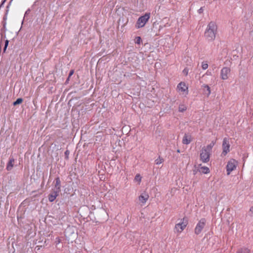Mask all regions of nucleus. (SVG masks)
Returning <instances> with one entry per match:
<instances>
[{"label": "nucleus", "mask_w": 253, "mask_h": 253, "mask_svg": "<svg viewBox=\"0 0 253 253\" xmlns=\"http://www.w3.org/2000/svg\"><path fill=\"white\" fill-rule=\"evenodd\" d=\"M217 33V26L215 22H210L204 33V37L208 42H212L215 39Z\"/></svg>", "instance_id": "1"}, {"label": "nucleus", "mask_w": 253, "mask_h": 253, "mask_svg": "<svg viewBox=\"0 0 253 253\" xmlns=\"http://www.w3.org/2000/svg\"><path fill=\"white\" fill-rule=\"evenodd\" d=\"M215 143V141H212L209 144L202 148L200 157V160L203 163H206L209 161L211 150Z\"/></svg>", "instance_id": "2"}, {"label": "nucleus", "mask_w": 253, "mask_h": 253, "mask_svg": "<svg viewBox=\"0 0 253 253\" xmlns=\"http://www.w3.org/2000/svg\"><path fill=\"white\" fill-rule=\"evenodd\" d=\"M188 224V221L186 218H183L179 222L175 224L174 227V232L177 234H180L186 228Z\"/></svg>", "instance_id": "3"}, {"label": "nucleus", "mask_w": 253, "mask_h": 253, "mask_svg": "<svg viewBox=\"0 0 253 253\" xmlns=\"http://www.w3.org/2000/svg\"><path fill=\"white\" fill-rule=\"evenodd\" d=\"M150 18V13H146L144 15L141 16L138 18L136 23L135 27L137 29H139L144 27L145 24L149 21Z\"/></svg>", "instance_id": "4"}, {"label": "nucleus", "mask_w": 253, "mask_h": 253, "mask_svg": "<svg viewBox=\"0 0 253 253\" xmlns=\"http://www.w3.org/2000/svg\"><path fill=\"white\" fill-rule=\"evenodd\" d=\"M238 164V162L234 159H231L228 161L226 166L227 174L228 175H230L231 172L236 169Z\"/></svg>", "instance_id": "5"}, {"label": "nucleus", "mask_w": 253, "mask_h": 253, "mask_svg": "<svg viewBox=\"0 0 253 253\" xmlns=\"http://www.w3.org/2000/svg\"><path fill=\"white\" fill-rule=\"evenodd\" d=\"M176 90L181 94L187 95L188 94V86L185 82H181L177 84Z\"/></svg>", "instance_id": "6"}, {"label": "nucleus", "mask_w": 253, "mask_h": 253, "mask_svg": "<svg viewBox=\"0 0 253 253\" xmlns=\"http://www.w3.org/2000/svg\"><path fill=\"white\" fill-rule=\"evenodd\" d=\"M206 220L205 218H202L200 220L198 223L197 224L194 232L196 235H199L206 225Z\"/></svg>", "instance_id": "7"}, {"label": "nucleus", "mask_w": 253, "mask_h": 253, "mask_svg": "<svg viewBox=\"0 0 253 253\" xmlns=\"http://www.w3.org/2000/svg\"><path fill=\"white\" fill-rule=\"evenodd\" d=\"M231 73V69L229 67H224L220 71V77L223 80H226L228 79Z\"/></svg>", "instance_id": "8"}, {"label": "nucleus", "mask_w": 253, "mask_h": 253, "mask_svg": "<svg viewBox=\"0 0 253 253\" xmlns=\"http://www.w3.org/2000/svg\"><path fill=\"white\" fill-rule=\"evenodd\" d=\"M222 147V155L225 156L230 151V144L227 138L223 139Z\"/></svg>", "instance_id": "9"}, {"label": "nucleus", "mask_w": 253, "mask_h": 253, "mask_svg": "<svg viewBox=\"0 0 253 253\" xmlns=\"http://www.w3.org/2000/svg\"><path fill=\"white\" fill-rule=\"evenodd\" d=\"M149 198V196L147 193L144 192L142 193L138 197V200L141 206H144L148 201Z\"/></svg>", "instance_id": "10"}, {"label": "nucleus", "mask_w": 253, "mask_h": 253, "mask_svg": "<svg viewBox=\"0 0 253 253\" xmlns=\"http://www.w3.org/2000/svg\"><path fill=\"white\" fill-rule=\"evenodd\" d=\"M192 136L190 134H185L182 140V142L184 144H189L192 141Z\"/></svg>", "instance_id": "11"}, {"label": "nucleus", "mask_w": 253, "mask_h": 253, "mask_svg": "<svg viewBox=\"0 0 253 253\" xmlns=\"http://www.w3.org/2000/svg\"><path fill=\"white\" fill-rule=\"evenodd\" d=\"M59 191H53L48 195V200L50 202H53L58 196Z\"/></svg>", "instance_id": "12"}, {"label": "nucleus", "mask_w": 253, "mask_h": 253, "mask_svg": "<svg viewBox=\"0 0 253 253\" xmlns=\"http://www.w3.org/2000/svg\"><path fill=\"white\" fill-rule=\"evenodd\" d=\"M55 187L56 188L57 191H60V188H61V181L60 180L59 177H56L55 178Z\"/></svg>", "instance_id": "13"}, {"label": "nucleus", "mask_w": 253, "mask_h": 253, "mask_svg": "<svg viewBox=\"0 0 253 253\" xmlns=\"http://www.w3.org/2000/svg\"><path fill=\"white\" fill-rule=\"evenodd\" d=\"M14 162V159L11 158L9 160V162L7 165L6 169L7 170H10L13 167V164Z\"/></svg>", "instance_id": "14"}, {"label": "nucleus", "mask_w": 253, "mask_h": 253, "mask_svg": "<svg viewBox=\"0 0 253 253\" xmlns=\"http://www.w3.org/2000/svg\"><path fill=\"white\" fill-rule=\"evenodd\" d=\"M200 171L204 174H208L210 172V169L207 167L203 166L201 168Z\"/></svg>", "instance_id": "15"}, {"label": "nucleus", "mask_w": 253, "mask_h": 253, "mask_svg": "<svg viewBox=\"0 0 253 253\" xmlns=\"http://www.w3.org/2000/svg\"><path fill=\"white\" fill-rule=\"evenodd\" d=\"M250 250L246 248H243L237 251V253H250Z\"/></svg>", "instance_id": "16"}, {"label": "nucleus", "mask_w": 253, "mask_h": 253, "mask_svg": "<svg viewBox=\"0 0 253 253\" xmlns=\"http://www.w3.org/2000/svg\"><path fill=\"white\" fill-rule=\"evenodd\" d=\"M142 177L140 175V174H137L134 179V181L135 182H137L138 184H139L141 181Z\"/></svg>", "instance_id": "17"}, {"label": "nucleus", "mask_w": 253, "mask_h": 253, "mask_svg": "<svg viewBox=\"0 0 253 253\" xmlns=\"http://www.w3.org/2000/svg\"><path fill=\"white\" fill-rule=\"evenodd\" d=\"M187 109V107L184 104H180L178 107V111L180 112H183Z\"/></svg>", "instance_id": "18"}, {"label": "nucleus", "mask_w": 253, "mask_h": 253, "mask_svg": "<svg viewBox=\"0 0 253 253\" xmlns=\"http://www.w3.org/2000/svg\"><path fill=\"white\" fill-rule=\"evenodd\" d=\"M163 162L164 159L160 157H159L155 160V163L156 165H160L161 164L163 163Z\"/></svg>", "instance_id": "19"}, {"label": "nucleus", "mask_w": 253, "mask_h": 253, "mask_svg": "<svg viewBox=\"0 0 253 253\" xmlns=\"http://www.w3.org/2000/svg\"><path fill=\"white\" fill-rule=\"evenodd\" d=\"M203 86L204 88H206V90L208 91L207 96H209L210 95L211 93V88H210V86L208 85H207V84H204V85H203Z\"/></svg>", "instance_id": "20"}, {"label": "nucleus", "mask_w": 253, "mask_h": 253, "mask_svg": "<svg viewBox=\"0 0 253 253\" xmlns=\"http://www.w3.org/2000/svg\"><path fill=\"white\" fill-rule=\"evenodd\" d=\"M134 42L135 43L140 44L141 42V39L140 37H136L134 39Z\"/></svg>", "instance_id": "21"}, {"label": "nucleus", "mask_w": 253, "mask_h": 253, "mask_svg": "<svg viewBox=\"0 0 253 253\" xmlns=\"http://www.w3.org/2000/svg\"><path fill=\"white\" fill-rule=\"evenodd\" d=\"M23 102L22 98H18L15 102L13 103V105L15 106L17 104H19Z\"/></svg>", "instance_id": "22"}, {"label": "nucleus", "mask_w": 253, "mask_h": 253, "mask_svg": "<svg viewBox=\"0 0 253 253\" xmlns=\"http://www.w3.org/2000/svg\"><path fill=\"white\" fill-rule=\"evenodd\" d=\"M208 64L207 62L202 63V68L203 70H206L208 68Z\"/></svg>", "instance_id": "23"}, {"label": "nucleus", "mask_w": 253, "mask_h": 253, "mask_svg": "<svg viewBox=\"0 0 253 253\" xmlns=\"http://www.w3.org/2000/svg\"><path fill=\"white\" fill-rule=\"evenodd\" d=\"M188 72H189V70H188V69L187 68H184V70L182 71L183 74L185 76H187L188 74Z\"/></svg>", "instance_id": "24"}, {"label": "nucleus", "mask_w": 253, "mask_h": 253, "mask_svg": "<svg viewBox=\"0 0 253 253\" xmlns=\"http://www.w3.org/2000/svg\"><path fill=\"white\" fill-rule=\"evenodd\" d=\"M8 41L6 40L5 42V45H4V47L3 49L4 51H5L6 50V49L8 46Z\"/></svg>", "instance_id": "25"}, {"label": "nucleus", "mask_w": 253, "mask_h": 253, "mask_svg": "<svg viewBox=\"0 0 253 253\" xmlns=\"http://www.w3.org/2000/svg\"><path fill=\"white\" fill-rule=\"evenodd\" d=\"M250 211L251 212V216L253 217V207L250 208Z\"/></svg>", "instance_id": "26"}, {"label": "nucleus", "mask_w": 253, "mask_h": 253, "mask_svg": "<svg viewBox=\"0 0 253 253\" xmlns=\"http://www.w3.org/2000/svg\"><path fill=\"white\" fill-rule=\"evenodd\" d=\"M74 73V71L71 70L69 73V77H70Z\"/></svg>", "instance_id": "27"}]
</instances>
